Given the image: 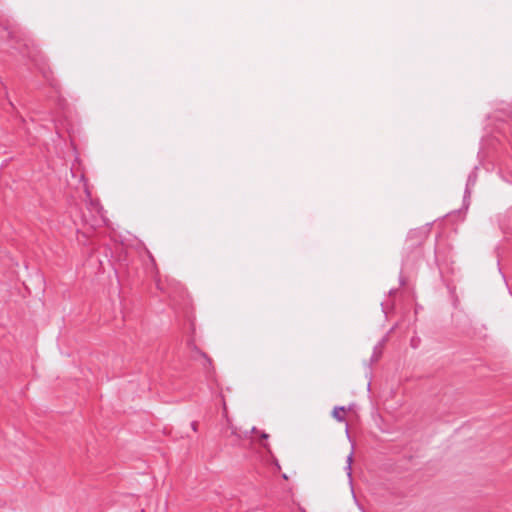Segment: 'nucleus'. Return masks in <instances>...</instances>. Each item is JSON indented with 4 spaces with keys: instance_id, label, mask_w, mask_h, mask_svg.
Masks as SVG:
<instances>
[{
    "instance_id": "obj_1",
    "label": "nucleus",
    "mask_w": 512,
    "mask_h": 512,
    "mask_svg": "<svg viewBox=\"0 0 512 512\" xmlns=\"http://www.w3.org/2000/svg\"><path fill=\"white\" fill-rule=\"evenodd\" d=\"M347 413V409L345 407H336L332 411V416L338 421H343L345 419Z\"/></svg>"
},
{
    "instance_id": "obj_2",
    "label": "nucleus",
    "mask_w": 512,
    "mask_h": 512,
    "mask_svg": "<svg viewBox=\"0 0 512 512\" xmlns=\"http://www.w3.org/2000/svg\"><path fill=\"white\" fill-rule=\"evenodd\" d=\"M352 460H353V454L351 453L347 457V465L345 467V470L347 471V476H348V479H349L350 483L352 482V467H351Z\"/></svg>"
}]
</instances>
